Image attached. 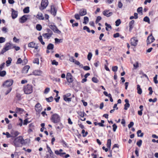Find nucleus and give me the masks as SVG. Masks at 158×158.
Wrapping results in <instances>:
<instances>
[{"label":"nucleus","instance_id":"62","mask_svg":"<svg viewBox=\"0 0 158 158\" xmlns=\"http://www.w3.org/2000/svg\"><path fill=\"white\" fill-rule=\"evenodd\" d=\"M34 125L33 123H31L29 125V127L30 128H32V129H34Z\"/></svg>","mask_w":158,"mask_h":158},{"label":"nucleus","instance_id":"50","mask_svg":"<svg viewBox=\"0 0 158 158\" xmlns=\"http://www.w3.org/2000/svg\"><path fill=\"white\" fill-rule=\"evenodd\" d=\"M34 63L37 64H39V59L38 58H35L33 61Z\"/></svg>","mask_w":158,"mask_h":158},{"label":"nucleus","instance_id":"58","mask_svg":"<svg viewBox=\"0 0 158 158\" xmlns=\"http://www.w3.org/2000/svg\"><path fill=\"white\" fill-rule=\"evenodd\" d=\"M79 115L81 117H83L85 116V114L84 112H80L78 113Z\"/></svg>","mask_w":158,"mask_h":158},{"label":"nucleus","instance_id":"42","mask_svg":"<svg viewBox=\"0 0 158 158\" xmlns=\"http://www.w3.org/2000/svg\"><path fill=\"white\" fill-rule=\"evenodd\" d=\"M115 25H116V26H117V27H118L121 23V20H120V19H118L117 20L115 21Z\"/></svg>","mask_w":158,"mask_h":158},{"label":"nucleus","instance_id":"53","mask_svg":"<svg viewBox=\"0 0 158 158\" xmlns=\"http://www.w3.org/2000/svg\"><path fill=\"white\" fill-rule=\"evenodd\" d=\"M23 62V60L21 58H19L18 59L16 63L17 64H21Z\"/></svg>","mask_w":158,"mask_h":158},{"label":"nucleus","instance_id":"35","mask_svg":"<svg viewBox=\"0 0 158 158\" xmlns=\"http://www.w3.org/2000/svg\"><path fill=\"white\" fill-rule=\"evenodd\" d=\"M23 12L24 13H28L29 12V7H27L24 8L23 10Z\"/></svg>","mask_w":158,"mask_h":158},{"label":"nucleus","instance_id":"17","mask_svg":"<svg viewBox=\"0 0 158 158\" xmlns=\"http://www.w3.org/2000/svg\"><path fill=\"white\" fill-rule=\"evenodd\" d=\"M109 10H105L103 12V15L105 16H106L107 17H109L111 16L113 13L111 12H109Z\"/></svg>","mask_w":158,"mask_h":158},{"label":"nucleus","instance_id":"34","mask_svg":"<svg viewBox=\"0 0 158 158\" xmlns=\"http://www.w3.org/2000/svg\"><path fill=\"white\" fill-rule=\"evenodd\" d=\"M38 39L39 40V41L41 42V44L43 45H44L45 43L43 40V39L42 36L41 35L40 36L38 37Z\"/></svg>","mask_w":158,"mask_h":158},{"label":"nucleus","instance_id":"40","mask_svg":"<svg viewBox=\"0 0 158 158\" xmlns=\"http://www.w3.org/2000/svg\"><path fill=\"white\" fill-rule=\"evenodd\" d=\"M92 80L93 82L95 83H97L99 81L97 78L95 77H93L92 78Z\"/></svg>","mask_w":158,"mask_h":158},{"label":"nucleus","instance_id":"33","mask_svg":"<svg viewBox=\"0 0 158 158\" xmlns=\"http://www.w3.org/2000/svg\"><path fill=\"white\" fill-rule=\"evenodd\" d=\"M84 21L83 22V23L85 24H86L89 22V19L88 17L85 16L84 18Z\"/></svg>","mask_w":158,"mask_h":158},{"label":"nucleus","instance_id":"57","mask_svg":"<svg viewBox=\"0 0 158 158\" xmlns=\"http://www.w3.org/2000/svg\"><path fill=\"white\" fill-rule=\"evenodd\" d=\"M47 31L48 32L47 33H48L52 35L53 34L52 31L49 29L48 28L47 29Z\"/></svg>","mask_w":158,"mask_h":158},{"label":"nucleus","instance_id":"31","mask_svg":"<svg viewBox=\"0 0 158 158\" xmlns=\"http://www.w3.org/2000/svg\"><path fill=\"white\" fill-rule=\"evenodd\" d=\"M111 145V140L110 139H108L107 140L106 144L107 147L108 148L110 149Z\"/></svg>","mask_w":158,"mask_h":158},{"label":"nucleus","instance_id":"36","mask_svg":"<svg viewBox=\"0 0 158 158\" xmlns=\"http://www.w3.org/2000/svg\"><path fill=\"white\" fill-rule=\"evenodd\" d=\"M47 158H55L53 153H49V154H47L46 155Z\"/></svg>","mask_w":158,"mask_h":158},{"label":"nucleus","instance_id":"63","mask_svg":"<svg viewBox=\"0 0 158 158\" xmlns=\"http://www.w3.org/2000/svg\"><path fill=\"white\" fill-rule=\"evenodd\" d=\"M157 98H154L153 99L152 98L149 99L148 100L150 102H156L157 101Z\"/></svg>","mask_w":158,"mask_h":158},{"label":"nucleus","instance_id":"9","mask_svg":"<svg viewBox=\"0 0 158 158\" xmlns=\"http://www.w3.org/2000/svg\"><path fill=\"white\" fill-rule=\"evenodd\" d=\"M155 40V39L154 37L152 35V34H151V35L149 36L147 38V44L148 45L151 44Z\"/></svg>","mask_w":158,"mask_h":158},{"label":"nucleus","instance_id":"56","mask_svg":"<svg viewBox=\"0 0 158 158\" xmlns=\"http://www.w3.org/2000/svg\"><path fill=\"white\" fill-rule=\"evenodd\" d=\"M113 131L114 132H115L117 128V126L115 124H114L113 126Z\"/></svg>","mask_w":158,"mask_h":158},{"label":"nucleus","instance_id":"59","mask_svg":"<svg viewBox=\"0 0 158 158\" xmlns=\"http://www.w3.org/2000/svg\"><path fill=\"white\" fill-rule=\"evenodd\" d=\"M118 67L117 66H114L112 67V70L114 72H116L117 71Z\"/></svg>","mask_w":158,"mask_h":158},{"label":"nucleus","instance_id":"25","mask_svg":"<svg viewBox=\"0 0 158 158\" xmlns=\"http://www.w3.org/2000/svg\"><path fill=\"white\" fill-rule=\"evenodd\" d=\"M137 89L138 93L139 94H141L142 93V90L139 85H137Z\"/></svg>","mask_w":158,"mask_h":158},{"label":"nucleus","instance_id":"41","mask_svg":"<svg viewBox=\"0 0 158 158\" xmlns=\"http://www.w3.org/2000/svg\"><path fill=\"white\" fill-rule=\"evenodd\" d=\"M46 100L48 102H52L53 100V98L52 97H50L49 98H46Z\"/></svg>","mask_w":158,"mask_h":158},{"label":"nucleus","instance_id":"7","mask_svg":"<svg viewBox=\"0 0 158 158\" xmlns=\"http://www.w3.org/2000/svg\"><path fill=\"white\" fill-rule=\"evenodd\" d=\"M49 27L54 32L59 34L61 33V31H59L55 26L53 25H51L49 26Z\"/></svg>","mask_w":158,"mask_h":158},{"label":"nucleus","instance_id":"51","mask_svg":"<svg viewBox=\"0 0 158 158\" xmlns=\"http://www.w3.org/2000/svg\"><path fill=\"white\" fill-rule=\"evenodd\" d=\"M130 105L129 103H126L124 105V109L125 110H127L128 108L130 107Z\"/></svg>","mask_w":158,"mask_h":158},{"label":"nucleus","instance_id":"24","mask_svg":"<svg viewBox=\"0 0 158 158\" xmlns=\"http://www.w3.org/2000/svg\"><path fill=\"white\" fill-rule=\"evenodd\" d=\"M42 35L44 38L47 39H50L52 36L51 35L47 33L43 34Z\"/></svg>","mask_w":158,"mask_h":158},{"label":"nucleus","instance_id":"47","mask_svg":"<svg viewBox=\"0 0 158 158\" xmlns=\"http://www.w3.org/2000/svg\"><path fill=\"white\" fill-rule=\"evenodd\" d=\"M83 29L84 30H86L89 33L90 32V30L89 28L86 26L84 27Z\"/></svg>","mask_w":158,"mask_h":158},{"label":"nucleus","instance_id":"6","mask_svg":"<svg viewBox=\"0 0 158 158\" xmlns=\"http://www.w3.org/2000/svg\"><path fill=\"white\" fill-rule=\"evenodd\" d=\"M48 5V1L47 0H42L41 2V7L40 8V10H43L45 9Z\"/></svg>","mask_w":158,"mask_h":158},{"label":"nucleus","instance_id":"37","mask_svg":"<svg viewBox=\"0 0 158 158\" xmlns=\"http://www.w3.org/2000/svg\"><path fill=\"white\" fill-rule=\"evenodd\" d=\"M6 74V72L5 71H0V76L2 77H4Z\"/></svg>","mask_w":158,"mask_h":158},{"label":"nucleus","instance_id":"55","mask_svg":"<svg viewBox=\"0 0 158 158\" xmlns=\"http://www.w3.org/2000/svg\"><path fill=\"white\" fill-rule=\"evenodd\" d=\"M92 56V55L91 53L89 52L88 53L87 56V59L89 60H91Z\"/></svg>","mask_w":158,"mask_h":158},{"label":"nucleus","instance_id":"5","mask_svg":"<svg viewBox=\"0 0 158 158\" xmlns=\"http://www.w3.org/2000/svg\"><path fill=\"white\" fill-rule=\"evenodd\" d=\"M13 82L12 79H9L6 81L3 84L4 87H8L11 86L13 84Z\"/></svg>","mask_w":158,"mask_h":158},{"label":"nucleus","instance_id":"22","mask_svg":"<svg viewBox=\"0 0 158 158\" xmlns=\"http://www.w3.org/2000/svg\"><path fill=\"white\" fill-rule=\"evenodd\" d=\"M22 99L21 96L20 94L17 93L16 94V96L15 98V100H16V102L20 101Z\"/></svg>","mask_w":158,"mask_h":158},{"label":"nucleus","instance_id":"16","mask_svg":"<svg viewBox=\"0 0 158 158\" xmlns=\"http://www.w3.org/2000/svg\"><path fill=\"white\" fill-rule=\"evenodd\" d=\"M32 73L35 76H40L42 73V72L40 70H36L33 71Z\"/></svg>","mask_w":158,"mask_h":158},{"label":"nucleus","instance_id":"11","mask_svg":"<svg viewBox=\"0 0 158 158\" xmlns=\"http://www.w3.org/2000/svg\"><path fill=\"white\" fill-rule=\"evenodd\" d=\"M28 47L30 48H35V50H37L38 48V46L37 44L33 42H31L28 44Z\"/></svg>","mask_w":158,"mask_h":158},{"label":"nucleus","instance_id":"1","mask_svg":"<svg viewBox=\"0 0 158 158\" xmlns=\"http://www.w3.org/2000/svg\"><path fill=\"white\" fill-rule=\"evenodd\" d=\"M13 143L14 145L16 147H19L20 144L22 145H25L26 144L25 140L21 136H19L16 138L14 139Z\"/></svg>","mask_w":158,"mask_h":158},{"label":"nucleus","instance_id":"8","mask_svg":"<svg viewBox=\"0 0 158 158\" xmlns=\"http://www.w3.org/2000/svg\"><path fill=\"white\" fill-rule=\"evenodd\" d=\"M131 44V45L134 46H136L138 42V40L135 37H133L131 38L130 40Z\"/></svg>","mask_w":158,"mask_h":158},{"label":"nucleus","instance_id":"14","mask_svg":"<svg viewBox=\"0 0 158 158\" xmlns=\"http://www.w3.org/2000/svg\"><path fill=\"white\" fill-rule=\"evenodd\" d=\"M12 11V17L13 19L16 18L18 16V12L17 11H15L13 8L11 9Z\"/></svg>","mask_w":158,"mask_h":158},{"label":"nucleus","instance_id":"15","mask_svg":"<svg viewBox=\"0 0 158 158\" xmlns=\"http://www.w3.org/2000/svg\"><path fill=\"white\" fill-rule=\"evenodd\" d=\"M13 45L10 43H7L6 44L4 47L6 50L8 51L10 49L13 48Z\"/></svg>","mask_w":158,"mask_h":158},{"label":"nucleus","instance_id":"49","mask_svg":"<svg viewBox=\"0 0 158 158\" xmlns=\"http://www.w3.org/2000/svg\"><path fill=\"white\" fill-rule=\"evenodd\" d=\"M142 140L141 139L139 140L137 142L136 144L138 147H140L142 145Z\"/></svg>","mask_w":158,"mask_h":158},{"label":"nucleus","instance_id":"38","mask_svg":"<svg viewBox=\"0 0 158 158\" xmlns=\"http://www.w3.org/2000/svg\"><path fill=\"white\" fill-rule=\"evenodd\" d=\"M36 28L37 30L40 31L42 29V27L41 25L38 24L36 25Z\"/></svg>","mask_w":158,"mask_h":158},{"label":"nucleus","instance_id":"26","mask_svg":"<svg viewBox=\"0 0 158 158\" xmlns=\"http://www.w3.org/2000/svg\"><path fill=\"white\" fill-rule=\"evenodd\" d=\"M55 153L57 155H59L61 156H63L64 155L66 154L65 152L60 153L58 150H56L55 151Z\"/></svg>","mask_w":158,"mask_h":158},{"label":"nucleus","instance_id":"20","mask_svg":"<svg viewBox=\"0 0 158 158\" xmlns=\"http://www.w3.org/2000/svg\"><path fill=\"white\" fill-rule=\"evenodd\" d=\"M134 23L135 21L134 20H132L129 23L130 31H131L133 28Z\"/></svg>","mask_w":158,"mask_h":158},{"label":"nucleus","instance_id":"43","mask_svg":"<svg viewBox=\"0 0 158 158\" xmlns=\"http://www.w3.org/2000/svg\"><path fill=\"white\" fill-rule=\"evenodd\" d=\"M23 109L18 107H16L15 110V111L16 113L20 112L21 111H23Z\"/></svg>","mask_w":158,"mask_h":158},{"label":"nucleus","instance_id":"64","mask_svg":"<svg viewBox=\"0 0 158 158\" xmlns=\"http://www.w3.org/2000/svg\"><path fill=\"white\" fill-rule=\"evenodd\" d=\"M69 60L73 62H75V59H74V57L73 56H70L69 57Z\"/></svg>","mask_w":158,"mask_h":158},{"label":"nucleus","instance_id":"60","mask_svg":"<svg viewBox=\"0 0 158 158\" xmlns=\"http://www.w3.org/2000/svg\"><path fill=\"white\" fill-rule=\"evenodd\" d=\"M5 39L3 37H0V43H2L5 42Z\"/></svg>","mask_w":158,"mask_h":158},{"label":"nucleus","instance_id":"45","mask_svg":"<svg viewBox=\"0 0 158 158\" xmlns=\"http://www.w3.org/2000/svg\"><path fill=\"white\" fill-rule=\"evenodd\" d=\"M55 40L56 43H61L62 42V40L57 38L55 39Z\"/></svg>","mask_w":158,"mask_h":158},{"label":"nucleus","instance_id":"30","mask_svg":"<svg viewBox=\"0 0 158 158\" xmlns=\"http://www.w3.org/2000/svg\"><path fill=\"white\" fill-rule=\"evenodd\" d=\"M64 99L66 102H69L71 101L72 98H68L66 95H65L64 96Z\"/></svg>","mask_w":158,"mask_h":158},{"label":"nucleus","instance_id":"23","mask_svg":"<svg viewBox=\"0 0 158 158\" xmlns=\"http://www.w3.org/2000/svg\"><path fill=\"white\" fill-rule=\"evenodd\" d=\"M11 134L12 135V136L15 137L19 135L20 134V133L17 131H13L11 132Z\"/></svg>","mask_w":158,"mask_h":158},{"label":"nucleus","instance_id":"54","mask_svg":"<svg viewBox=\"0 0 158 158\" xmlns=\"http://www.w3.org/2000/svg\"><path fill=\"white\" fill-rule=\"evenodd\" d=\"M102 18L100 16H98L97 17L96 20V23H98L99 21Z\"/></svg>","mask_w":158,"mask_h":158},{"label":"nucleus","instance_id":"3","mask_svg":"<svg viewBox=\"0 0 158 158\" xmlns=\"http://www.w3.org/2000/svg\"><path fill=\"white\" fill-rule=\"evenodd\" d=\"M24 93L26 94H29L31 93L33 91V88L32 85L27 84L23 88Z\"/></svg>","mask_w":158,"mask_h":158},{"label":"nucleus","instance_id":"19","mask_svg":"<svg viewBox=\"0 0 158 158\" xmlns=\"http://www.w3.org/2000/svg\"><path fill=\"white\" fill-rule=\"evenodd\" d=\"M36 18L39 20H44V17L43 14L40 12H39L36 16Z\"/></svg>","mask_w":158,"mask_h":158},{"label":"nucleus","instance_id":"18","mask_svg":"<svg viewBox=\"0 0 158 158\" xmlns=\"http://www.w3.org/2000/svg\"><path fill=\"white\" fill-rule=\"evenodd\" d=\"M30 68L29 65H26L23 68L22 70V73H27L28 70Z\"/></svg>","mask_w":158,"mask_h":158},{"label":"nucleus","instance_id":"32","mask_svg":"<svg viewBox=\"0 0 158 158\" xmlns=\"http://www.w3.org/2000/svg\"><path fill=\"white\" fill-rule=\"evenodd\" d=\"M54 48V45L52 44H49L47 47V48L48 50H52Z\"/></svg>","mask_w":158,"mask_h":158},{"label":"nucleus","instance_id":"12","mask_svg":"<svg viewBox=\"0 0 158 158\" xmlns=\"http://www.w3.org/2000/svg\"><path fill=\"white\" fill-rule=\"evenodd\" d=\"M28 16L27 15H24L22 16L19 20L20 23H23L26 22L27 20Z\"/></svg>","mask_w":158,"mask_h":158},{"label":"nucleus","instance_id":"52","mask_svg":"<svg viewBox=\"0 0 158 158\" xmlns=\"http://www.w3.org/2000/svg\"><path fill=\"white\" fill-rule=\"evenodd\" d=\"M74 17L76 19L79 20L80 19V15L78 14H75Z\"/></svg>","mask_w":158,"mask_h":158},{"label":"nucleus","instance_id":"10","mask_svg":"<svg viewBox=\"0 0 158 158\" xmlns=\"http://www.w3.org/2000/svg\"><path fill=\"white\" fill-rule=\"evenodd\" d=\"M66 78L67 81L69 83H71L73 82V76L71 73H68L67 74Z\"/></svg>","mask_w":158,"mask_h":158},{"label":"nucleus","instance_id":"2","mask_svg":"<svg viewBox=\"0 0 158 158\" xmlns=\"http://www.w3.org/2000/svg\"><path fill=\"white\" fill-rule=\"evenodd\" d=\"M50 119L51 121L54 123H58L60 121V116L57 114H52Z\"/></svg>","mask_w":158,"mask_h":158},{"label":"nucleus","instance_id":"39","mask_svg":"<svg viewBox=\"0 0 158 158\" xmlns=\"http://www.w3.org/2000/svg\"><path fill=\"white\" fill-rule=\"evenodd\" d=\"M143 21L145 22H148L149 23H150V19L147 16H146L144 18Z\"/></svg>","mask_w":158,"mask_h":158},{"label":"nucleus","instance_id":"29","mask_svg":"<svg viewBox=\"0 0 158 158\" xmlns=\"http://www.w3.org/2000/svg\"><path fill=\"white\" fill-rule=\"evenodd\" d=\"M105 25L106 26V29L107 31H109V30H108V28L110 29L111 30L112 28L111 26L109 24H108L107 23H105Z\"/></svg>","mask_w":158,"mask_h":158},{"label":"nucleus","instance_id":"4","mask_svg":"<svg viewBox=\"0 0 158 158\" xmlns=\"http://www.w3.org/2000/svg\"><path fill=\"white\" fill-rule=\"evenodd\" d=\"M35 109L36 112V114L39 115L42 109V107L40 104L38 103L35 106Z\"/></svg>","mask_w":158,"mask_h":158},{"label":"nucleus","instance_id":"44","mask_svg":"<svg viewBox=\"0 0 158 158\" xmlns=\"http://www.w3.org/2000/svg\"><path fill=\"white\" fill-rule=\"evenodd\" d=\"M157 75H156L153 78V81L154 83L156 84H157L158 83V81L157 80Z\"/></svg>","mask_w":158,"mask_h":158},{"label":"nucleus","instance_id":"61","mask_svg":"<svg viewBox=\"0 0 158 158\" xmlns=\"http://www.w3.org/2000/svg\"><path fill=\"white\" fill-rule=\"evenodd\" d=\"M12 89V88L11 87H10L9 89L6 90V92L5 93V95H7L11 91Z\"/></svg>","mask_w":158,"mask_h":158},{"label":"nucleus","instance_id":"28","mask_svg":"<svg viewBox=\"0 0 158 158\" xmlns=\"http://www.w3.org/2000/svg\"><path fill=\"white\" fill-rule=\"evenodd\" d=\"M137 136L138 137H142L143 135V133H142L141 130H139L137 132Z\"/></svg>","mask_w":158,"mask_h":158},{"label":"nucleus","instance_id":"27","mask_svg":"<svg viewBox=\"0 0 158 158\" xmlns=\"http://www.w3.org/2000/svg\"><path fill=\"white\" fill-rule=\"evenodd\" d=\"M8 60H7L6 62V66H9L10 64H11V61H12V59L11 57H8Z\"/></svg>","mask_w":158,"mask_h":158},{"label":"nucleus","instance_id":"21","mask_svg":"<svg viewBox=\"0 0 158 158\" xmlns=\"http://www.w3.org/2000/svg\"><path fill=\"white\" fill-rule=\"evenodd\" d=\"M87 14L86 10L85 9L81 10L79 12V14L80 16H83L86 15Z\"/></svg>","mask_w":158,"mask_h":158},{"label":"nucleus","instance_id":"48","mask_svg":"<svg viewBox=\"0 0 158 158\" xmlns=\"http://www.w3.org/2000/svg\"><path fill=\"white\" fill-rule=\"evenodd\" d=\"M47 148L48 149V152L49 153H51V154L52 153H53V152H52V151L51 150L50 147H49V146L48 145H47Z\"/></svg>","mask_w":158,"mask_h":158},{"label":"nucleus","instance_id":"46","mask_svg":"<svg viewBox=\"0 0 158 158\" xmlns=\"http://www.w3.org/2000/svg\"><path fill=\"white\" fill-rule=\"evenodd\" d=\"M133 66L135 69H136L137 68H138L139 67L138 62H136L134 64H133Z\"/></svg>","mask_w":158,"mask_h":158},{"label":"nucleus","instance_id":"13","mask_svg":"<svg viewBox=\"0 0 158 158\" xmlns=\"http://www.w3.org/2000/svg\"><path fill=\"white\" fill-rule=\"evenodd\" d=\"M57 10V9L54 6H51V12L54 16L56 15Z\"/></svg>","mask_w":158,"mask_h":158}]
</instances>
